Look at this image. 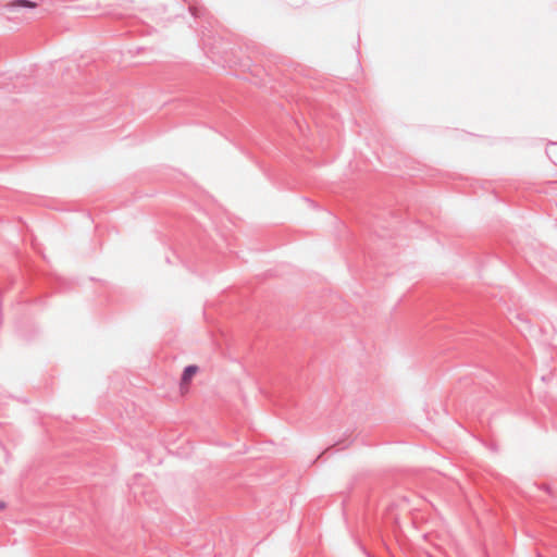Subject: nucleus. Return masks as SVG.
Returning <instances> with one entry per match:
<instances>
[{"instance_id": "nucleus-1", "label": "nucleus", "mask_w": 557, "mask_h": 557, "mask_svg": "<svg viewBox=\"0 0 557 557\" xmlns=\"http://www.w3.org/2000/svg\"><path fill=\"white\" fill-rule=\"evenodd\" d=\"M198 372V367L195 364L187 366L181 377V385H186L190 382L191 377Z\"/></svg>"}, {"instance_id": "nucleus-2", "label": "nucleus", "mask_w": 557, "mask_h": 557, "mask_svg": "<svg viewBox=\"0 0 557 557\" xmlns=\"http://www.w3.org/2000/svg\"><path fill=\"white\" fill-rule=\"evenodd\" d=\"M7 7L11 10L15 8H35L36 3L29 0H15L10 2Z\"/></svg>"}, {"instance_id": "nucleus-3", "label": "nucleus", "mask_w": 557, "mask_h": 557, "mask_svg": "<svg viewBox=\"0 0 557 557\" xmlns=\"http://www.w3.org/2000/svg\"><path fill=\"white\" fill-rule=\"evenodd\" d=\"M7 504L4 502H0V509H4Z\"/></svg>"}]
</instances>
